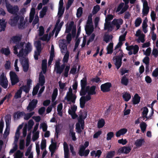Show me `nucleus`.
I'll return each mask as SVG.
<instances>
[{"label":"nucleus","mask_w":158,"mask_h":158,"mask_svg":"<svg viewBox=\"0 0 158 158\" xmlns=\"http://www.w3.org/2000/svg\"><path fill=\"white\" fill-rule=\"evenodd\" d=\"M24 44V42H21L20 43L19 45H17L14 47V52L15 54H17L18 53V50H19V53L17 55L19 57L27 54L31 50V45L30 43H28L26 45L25 50H23V48Z\"/></svg>","instance_id":"1"},{"label":"nucleus","mask_w":158,"mask_h":158,"mask_svg":"<svg viewBox=\"0 0 158 158\" xmlns=\"http://www.w3.org/2000/svg\"><path fill=\"white\" fill-rule=\"evenodd\" d=\"M86 116L87 114L85 112L82 113L79 116L78 118V122L76 125V129L77 132L80 133L82 131V130L84 129V119L86 117Z\"/></svg>","instance_id":"2"},{"label":"nucleus","mask_w":158,"mask_h":158,"mask_svg":"<svg viewBox=\"0 0 158 158\" xmlns=\"http://www.w3.org/2000/svg\"><path fill=\"white\" fill-rule=\"evenodd\" d=\"M23 127L22 125H19L15 133V138H25L27 135V125H26L23 129L22 134L21 135L20 130Z\"/></svg>","instance_id":"3"},{"label":"nucleus","mask_w":158,"mask_h":158,"mask_svg":"<svg viewBox=\"0 0 158 158\" xmlns=\"http://www.w3.org/2000/svg\"><path fill=\"white\" fill-rule=\"evenodd\" d=\"M92 17V16L91 14L89 15L86 25L85 28L86 34L89 35H90L93 32L94 30Z\"/></svg>","instance_id":"4"},{"label":"nucleus","mask_w":158,"mask_h":158,"mask_svg":"<svg viewBox=\"0 0 158 158\" xmlns=\"http://www.w3.org/2000/svg\"><path fill=\"white\" fill-rule=\"evenodd\" d=\"M76 96L75 94H73L72 90L70 87L69 89V91L67 92L66 95L64 98V99L66 100L69 102V104H71V102L73 103H75Z\"/></svg>","instance_id":"5"},{"label":"nucleus","mask_w":158,"mask_h":158,"mask_svg":"<svg viewBox=\"0 0 158 158\" xmlns=\"http://www.w3.org/2000/svg\"><path fill=\"white\" fill-rule=\"evenodd\" d=\"M119 52L121 54L120 56H114L113 58V60L114 61V64L116 66V68L118 69L121 66L122 64V57L123 56L122 55V52L121 51L118 49Z\"/></svg>","instance_id":"6"},{"label":"nucleus","mask_w":158,"mask_h":158,"mask_svg":"<svg viewBox=\"0 0 158 158\" xmlns=\"http://www.w3.org/2000/svg\"><path fill=\"white\" fill-rule=\"evenodd\" d=\"M126 49L129 51L128 54L131 55L133 54H136L138 52L139 47L137 45H130L127 47Z\"/></svg>","instance_id":"7"},{"label":"nucleus","mask_w":158,"mask_h":158,"mask_svg":"<svg viewBox=\"0 0 158 158\" xmlns=\"http://www.w3.org/2000/svg\"><path fill=\"white\" fill-rule=\"evenodd\" d=\"M6 6L7 11L10 13L12 14H16L18 12L19 9L17 6H13L10 4L6 3Z\"/></svg>","instance_id":"8"},{"label":"nucleus","mask_w":158,"mask_h":158,"mask_svg":"<svg viewBox=\"0 0 158 158\" xmlns=\"http://www.w3.org/2000/svg\"><path fill=\"white\" fill-rule=\"evenodd\" d=\"M87 84V80L85 77L83 78L81 80V89L80 92V94L81 96L84 95L86 94L85 89Z\"/></svg>","instance_id":"9"},{"label":"nucleus","mask_w":158,"mask_h":158,"mask_svg":"<svg viewBox=\"0 0 158 158\" xmlns=\"http://www.w3.org/2000/svg\"><path fill=\"white\" fill-rule=\"evenodd\" d=\"M35 45L36 48L37 50L35 52L34 57L35 60H38V56L40 55L41 50V42L39 41H37L35 43Z\"/></svg>","instance_id":"10"},{"label":"nucleus","mask_w":158,"mask_h":158,"mask_svg":"<svg viewBox=\"0 0 158 158\" xmlns=\"http://www.w3.org/2000/svg\"><path fill=\"white\" fill-rule=\"evenodd\" d=\"M142 1L143 3L142 16L144 17L148 14L149 10V7L148 6V3L146 0H143Z\"/></svg>","instance_id":"11"},{"label":"nucleus","mask_w":158,"mask_h":158,"mask_svg":"<svg viewBox=\"0 0 158 158\" xmlns=\"http://www.w3.org/2000/svg\"><path fill=\"white\" fill-rule=\"evenodd\" d=\"M135 35L138 37V39H137L138 42L143 43L145 41V35L141 32L140 30H138L136 31Z\"/></svg>","instance_id":"12"},{"label":"nucleus","mask_w":158,"mask_h":158,"mask_svg":"<svg viewBox=\"0 0 158 158\" xmlns=\"http://www.w3.org/2000/svg\"><path fill=\"white\" fill-rule=\"evenodd\" d=\"M0 84L4 88H6L8 86V81L4 73L0 76Z\"/></svg>","instance_id":"13"},{"label":"nucleus","mask_w":158,"mask_h":158,"mask_svg":"<svg viewBox=\"0 0 158 158\" xmlns=\"http://www.w3.org/2000/svg\"><path fill=\"white\" fill-rule=\"evenodd\" d=\"M77 106L75 105H71L70 108L69 110L68 113L71 115L73 118L74 119L77 117V115L75 112L77 110Z\"/></svg>","instance_id":"14"},{"label":"nucleus","mask_w":158,"mask_h":158,"mask_svg":"<svg viewBox=\"0 0 158 158\" xmlns=\"http://www.w3.org/2000/svg\"><path fill=\"white\" fill-rule=\"evenodd\" d=\"M65 43V40H59V46L62 53H66L67 52H69L67 51V45Z\"/></svg>","instance_id":"15"},{"label":"nucleus","mask_w":158,"mask_h":158,"mask_svg":"<svg viewBox=\"0 0 158 158\" xmlns=\"http://www.w3.org/2000/svg\"><path fill=\"white\" fill-rule=\"evenodd\" d=\"M11 84L12 85L15 84L19 81V78L16 73L13 72H10V73Z\"/></svg>","instance_id":"16"},{"label":"nucleus","mask_w":158,"mask_h":158,"mask_svg":"<svg viewBox=\"0 0 158 158\" xmlns=\"http://www.w3.org/2000/svg\"><path fill=\"white\" fill-rule=\"evenodd\" d=\"M60 63L59 61H56L55 63V69L56 70L57 73L60 74L63 72L65 67L64 64H62L60 66Z\"/></svg>","instance_id":"17"},{"label":"nucleus","mask_w":158,"mask_h":158,"mask_svg":"<svg viewBox=\"0 0 158 158\" xmlns=\"http://www.w3.org/2000/svg\"><path fill=\"white\" fill-rule=\"evenodd\" d=\"M27 20L24 19L23 17L20 16L18 22V27L20 29L24 28L27 25Z\"/></svg>","instance_id":"18"},{"label":"nucleus","mask_w":158,"mask_h":158,"mask_svg":"<svg viewBox=\"0 0 158 158\" xmlns=\"http://www.w3.org/2000/svg\"><path fill=\"white\" fill-rule=\"evenodd\" d=\"M38 101L37 100L33 99L29 103L27 107V110L29 111L33 110L36 107Z\"/></svg>","instance_id":"19"},{"label":"nucleus","mask_w":158,"mask_h":158,"mask_svg":"<svg viewBox=\"0 0 158 158\" xmlns=\"http://www.w3.org/2000/svg\"><path fill=\"white\" fill-rule=\"evenodd\" d=\"M20 16L16 15L12 17L9 22V24L12 26H15L19 22Z\"/></svg>","instance_id":"20"},{"label":"nucleus","mask_w":158,"mask_h":158,"mask_svg":"<svg viewBox=\"0 0 158 158\" xmlns=\"http://www.w3.org/2000/svg\"><path fill=\"white\" fill-rule=\"evenodd\" d=\"M126 33H125L123 34L120 36L119 39V42L115 48V50L117 51L118 48L120 47L123 44V42L125 40V38Z\"/></svg>","instance_id":"21"},{"label":"nucleus","mask_w":158,"mask_h":158,"mask_svg":"<svg viewBox=\"0 0 158 158\" xmlns=\"http://www.w3.org/2000/svg\"><path fill=\"white\" fill-rule=\"evenodd\" d=\"M123 20L121 19H114L112 21V24L113 25L115 26L117 30H118L120 27V26L123 24Z\"/></svg>","instance_id":"22"},{"label":"nucleus","mask_w":158,"mask_h":158,"mask_svg":"<svg viewBox=\"0 0 158 158\" xmlns=\"http://www.w3.org/2000/svg\"><path fill=\"white\" fill-rule=\"evenodd\" d=\"M111 86V84L110 82L106 83L102 85L101 86V90L103 92H107L110 90V88Z\"/></svg>","instance_id":"23"},{"label":"nucleus","mask_w":158,"mask_h":158,"mask_svg":"<svg viewBox=\"0 0 158 158\" xmlns=\"http://www.w3.org/2000/svg\"><path fill=\"white\" fill-rule=\"evenodd\" d=\"M21 35H16L11 37L10 40L11 43H15L17 44V45H19V43L21 39Z\"/></svg>","instance_id":"24"},{"label":"nucleus","mask_w":158,"mask_h":158,"mask_svg":"<svg viewBox=\"0 0 158 158\" xmlns=\"http://www.w3.org/2000/svg\"><path fill=\"white\" fill-rule=\"evenodd\" d=\"M95 87L94 86H92L90 87L89 86H87L86 87L85 92L86 93L87 92L88 94L92 95L95 94Z\"/></svg>","instance_id":"25"},{"label":"nucleus","mask_w":158,"mask_h":158,"mask_svg":"<svg viewBox=\"0 0 158 158\" xmlns=\"http://www.w3.org/2000/svg\"><path fill=\"white\" fill-rule=\"evenodd\" d=\"M64 11V8H58V11L57 14L58 19L56 21V26L58 24H60V19L62 17Z\"/></svg>","instance_id":"26"},{"label":"nucleus","mask_w":158,"mask_h":158,"mask_svg":"<svg viewBox=\"0 0 158 158\" xmlns=\"http://www.w3.org/2000/svg\"><path fill=\"white\" fill-rule=\"evenodd\" d=\"M21 63L22 65L23 71L25 72H27L29 68L28 60L26 58L23 59V60L21 61Z\"/></svg>","instance_id":"27"},{"label":"nucleus","mask_w":158,"mask_h":158,"mask_svg":"<svg viewBox=\"0 0 158 158\" xmlns=\"http://www.w3.org/2000/svg\"><path fill=\"white\" fill-rule=\"evenodd\" d=\"M131 150V149L129 147H124L120 148L118 150V152L120 153H124L126 154H128Z\"/></svg>","instance_id":"28"},{"label":"nucleus","mask_w":158,"mask_h":158,"mask_svg":"<svg viewBox=\"0 0 158 158\" xmlns=\"http://www.w3.org/2000/svg\"><path fill=\"white\" fill-rule=\"evenodd\" d=\"M6 22L3 19H0V32L4 31L6 27Z\"/></svg>","instance_id":"29"},{"label":"nucleus","mask_w":158,"mask_h":158,"mask_svg":"<svg viewBox=\"0 0 158 158\" xmlns=\"http://www.w3.org/2000/svg\"><path fill=\"white\" fill-rule=\"evenodd\" d=\"M104 29L108 31H111L113 29L114 26L112 24H111L110 22H106L104 25Z\"/></svg>","instance_id":"30"},{"label":"nucleus","mask_w":158,"mask_h":158,"mask_svg":"<svg viewBox=\"0 0 158 158\" xmlns=\"http://www.w3.org/2000/svg\"><path fill=\"white\" fill-rule=\"evenodd\" d=\"M52 144L49 147L50 151L55 152L56 148V142L54 140L55 139H51Z\"/></svg>","instance_id":"31"},{"label":"nucleus","mask_w":158,"mask_h":158,"mask_svg":"<svg viewBox=\"0 0 158 158\" xmlns=\"http://www.w3.org/2000/svg\"><path fill=\"white\" fill-rule=\"evenodd\" d=\"M127 129L125 128L119 130L116 133V137H119L121 135H123L127 132Z\"/></svg>","instance_id":"32"},{"label":"nucleus","mask_w":158,"mask_h":158,"mask_svg":"<svg viewBox=\"0 0 158 158\" xmlns=\"http://www.w3.org/2000/svg\"><path fill=\"white\" fill-rule=\"evenodd\" d=\"M147 22L148 20L147 18H146L143 21L142 25L143 31L144 33H146L148 31V25L147 24Z\"/></svg>","instance_id":"33"},{"label":"nucleus","mask_w":158,"mask_h":158,"mask_svg":"<svg viewBox=\"0 0 158 158\" xmlns=\"http://www.w3.org/2000/svg\"><path fill=\"white\" fill-rule=\"evenodd\" d=\"M114 44L113 42H110L108 45L106 47V50L107 51V54H111L113 52Z\"/></svg>","instance_id":"34"},{"label":"nucleus","mask_w":158,"mask_h":158,"mask_svg":"<svg viewBox=\"0 0 158 158\" xmlns=\"http://www.w3.org/2000/svg\"><path fill=\"white\" fill-rule=\"evenodd\" d=\"M62 109L63 104L61 103H60L57 106V110L58 114L61 117L63 115Z\"/></svg>","instance_id":"35"},{"label":"nucleus","mask_w":158,"mask_h":158,"mask_svg":"<svg viewBox=\"0 0 158 158\" xmlns=\"http://www.w3.org/2000/svg\"><path fill=\"white\" fill-rule=\"evenodd\" d=\"M35 13V10L34 8H32L30 14L29 22L31 23L33 19Z\"/></svg>","instance_id":"36"},{"label":"nucleus","mask_w":158,"mask_h":158,"mask_svg":"<svg viewBox=\"0 0 158 158\" xmlns=\"http://www.w3.org/2000/svg\"><path fill=\"white\" fill-rule=\"evenodd\" d=\"M63 24L64 22H61L60 23V24H58L57 26H56V23L55 26V29H56V32L55 35V37H56L57 36L59 32L60 31V29Z\"/></svg>","instance_id":"37"},{"label":"nucleus","mask_w":158,"mask_h":158,"mask_svg":"<svg viewBox=\"0 0 158 158\" xmlns=\"http://www.w3.org/2000/svg\"><path fill=\"white\" fill-rule=\"evenodd\" d=\"M10 126L9 124H6V127L3 134V137L4 138H6L8 137L10 133Z\"/></svg>","instance_id":"38"},{"label":"nucleus","mask_w":158,"mask_h":158,"mask_svg":"<svg viewBox=\"0 0 158 158\" xmlns=\"http://www.w3.org/2000/svg\"><path fill=\"white\" fill-rule=\"evenodd\" d=\"M122 97L124 100L126 102L128 101L131 98L130 94L127 92L123 93Z\"/></svg>","instance_id":"39"},{"label":"nucleus","mask_w":158,"mask_h":158,"mask_svg":"<svg viewBox=\"0 0 158 158\" xmlns=\"http://www.w3.org/2000/svg\"><path fill=\"white\" fill-rule=\"evenodd\" d=\"M40 37H41L40 38V40L47 42H48L51 38L50 36L48 34H45Z\"/></svg>","instance_id":"40"},{"label":"nucleus","mask_w":158,"mask_h":158,"mask_svg":"<svg viewBox=\"0 0 158 158\" xmlns=\"http://www.w3.org/2000/svg\"><path fill=\"white\" fill-rule=\"evenodd\" d=\"M45 83L44 77L42 73L40 74L39 78V84L41 86L43 85Z\"/></svg>","instance_id":"41"},{"label":"nucleus","mask_w":158,"mask_h":158,"mask_svg":"<svg viewBox=\"0 0 158 158\" xmlns=\"http://www.w3.org/2000/svg\"><path fill=\"white\" fill-rule=\"evenodd\" d=\"M47 9V7L44 6L43 7L42 10L40 12V18H42L46 15Z\"/></svg>","instance_id":"42"},{"label":"nucleus","mask_w":158,"mask_h":158,"mask_svg":"<svg viewBox=\"0 0 158 158\" xmlns=\"http://www.w3.org/2000/svg\"><path fill=\"white\" fill-rule=\"evenodd\" d=\"M140 100V97L137 94H136L133 99L132 102L133 104H136L138 103Z\"/></svg>","instance_id":"43"},{"label":"nucleus","mask_w":158,"mask_h":158,"mask_svg":"<svg viewBox=\"0 0 158 158\" xmlns=\"http://www.w3.org/2000/svg\"><path fill=\"white\" fill-rule=\"evenodd\" d=\"M129 0H123V1L125 2V4L123 8L122 9V10H121V11H120V14H121L123 13L129 7V6L127 5L128 3H129Z\"/></svg>","instance_id":"44"},{"label":"nucleus","mask_w":158,"mask_h":158,"mask_svg":"<svg viewBox=\"0 0 158 158\" xmlns=\"http://www.w3.org/2000/svg\"><path fill=\"white\" fill-rule=\"evenodd\" d=\"M144 142V139H137L135 142V144L137 147H140L142 145V144Z\"/></svg>","instance_id":"45"},{"label":"nucleus","mask_w":158,"mask_h":158,"mask_svg":"<svg viewBox=\"0 0 158 158\" xmlns=\"http://www.w3.org/2000/svg\"><path fill=\"white\" fill-rule=\"evenodd\" d=\"M113 36L111 35H105L103 37V40L106 43H108L112 40Z\"/></svg>","instance_id":"46"},{"label":"nucleus","mask_w":158,"mask_h":158,"mask_svg":"<svg viewBox=\"0 0 158 158\" xmlns=\"http://www.w3.org/2000/svg\"><path fill=\"white\" fill-rule=\"evenodd\" d=\"M70 133L69 135L72 138H76L75 136V132L73 131V126L72 125L70 126L69 127Z\"/></svg>","instance_id":"47"},{"label":"nucleus","mask_w":158,"mask_h":158,"mask_svg":"<svg viewBox=\"0 0 158 158\" xmlns=\"http://www.w3.org/2000/svg\"><path fill=\"white\" fill-rule=\"evenodd\" d=\"M42 70L44 73H45L47 69V60H43L42 62Z\"/></svg>","instance_id":"48"},{"label":"nucleus","mask_w":158,"mask_h":158,"mask_svg":"<svg viewBox=\"0 0 158 158\" xmlns=\"http://www.w3.org/2000/svg\"><path fill=\"white\" fill-rule=\"evenodd\" d=\"M105 124V122L104 119L101 118L99 119L98 121V127L99 128L103 127Z\"/></svg>","instance_id":"49"},{"label":"nucleus","mask_w":158,"mask_h":158,"mask_svg":"<svg viewBox=\"0 0 158 158\" xmlns=\"http://www.w3.org/2000/svg\"><path fill=\"white\" fill-rule=\"evenodd\" d=\"M1 52L6 56H8L10 53V51L8 48H2L1 49Z\"/></svg>","instance_id":"50"},{"label":"nucleus","mask_w":158,"mask_h":158,"mask_svg":"<svg viewBox=\"0 0 158 158\" xmlns=\"http://www.w3.org/2000/svg\"><path fill=\"white\" fill-rule=\"evenodd\" d=\"M148 109L146 107H145L143 108L142 114L143 118L144 120L145 118H147V115L148 112Z\"/></svg>","instance_id":"51"},{"label":"nucleus","mask_w":158,"mask_h":158,"mask_svg":"<svg viewBox=\"0 0 158 158\" xmlns=\"http://www.w3.org/2000/svg\"><path fill=\"white\" fill-rule=\"evenodd\" d=\"M44 28L42 26L39 27V29L38 30V33L39 36H42L44 33Z\"/></svg>","instance_id":"52"},{"label":"nucleus","mask_w":158,"mask_h":158,"mask_svg":"<svg viewBox=\"0 0 158 158\" xmlns=\"http://www.w3.org/2000/svg\"><path fill=\"white\" fill-rule=\"evenodd\" d=\"M74 24V22L73 21L71 22L67 27L66 32L69 33L70 31Z\"/></svg>","instance_id":"53"},{"label":"nucleus","mask_w":158,"mask_h":158,"mask_svg":"<svg viewBox=\"0 0 158 158\" xmlns=\"http://www.w3.org/2000/svg\"><path fill=\"white\" fill-rule=\"evenodd\" d=\"M22 93V90H21V89H20L15 93L14 95L15 98L18 99L20 98Z\"/></svg>","instance_id":"54"},{"label":"nucleus","mask_w":158,"mask_h":158,"mask_svg":"<svg viewBox=\"0 0 158 158\" xmlns=\"http://www.w3.org/2000/svg\"><path fill=\"white\" fill-rule=\"evenodd\" d=\"M140 127L142 131L143 132H144L146 130V129L147 127V125L146 123L144 122H142L140 124Z\"/></svg>","instance_id":"55"},{"label":"nucleus","mask_w":158,"mask_h":158,"mask_svg":"<svg viewBox=\"0 0 158 158\" xmlns=\"http://www.w3.org/2000/svg\"><path fill=\"white\" fill-rule=\"evenodd\" d=\"M35 113L34 112H31L30 113L25 114L24 115V119L25 120H28L29 119L32 115H33Z\"/></svg>","instance_id":"56"},{"label":"nucleus","mask_w":158,"mask_h":158,"mask_svg":"<svg viewBox=\"0 0 158 158\" xmlns=\"http://www.w3.org/2000/svg\"><path fill=\"white\" fill-rule=\"evenodd\" d=\"M115 154L114 151H110L108 152L105 158H112Z\"/></svg>","instance_id":"57"},{"label":"nucleus","mask_w":158,"mask_h":158,"mask_svg":"<svg viewBox=\"0 0 158 158\" xmlns=\"http://www.w3.org/2000/svg\"><path fill=\"white\" fill-rule=\"evenodd\" d=\"M84 97H81L80 99V106L81 108H83L84 106L86 101L84 100Z\"/></svg>","instance_id":"58"},{"label":"nucleus","mask_w":158,"mask_h":158,"mask_svg":"<svg viewBox=\"0 0 158 158\" xmlns=\"http://www.w3.org/2000/svg\"><path fill=\"white\" fill-rule=\"evenodd\" d=\"M25 147L24 141L23 139H21L19 142V148L20 150H23Z\"/></svg>","instance_id":"59"},{"label":"nucleus","mask_w":158,"mask_h":158,"mask_svg":"<svg viewBox=\"0 0 158 158\" xmlns=\"http://www.w3.org/2000/svg\"><path fill=\"white\" fill-rule=\"evenodd\" d=\"M142 22V19L140 17L137 18L135 21V27L139 26Z\"/></svg>","instance_id":"60"},{"label":"nucleus","mask_w":158,"mask_h":158,"mask_svg":"<svg viewBox=\"0 0 158 158\" xmlns=\"http://www.w3.org/2000/svg\"><path fill=\"white\" fill-rule=\"evenodd\" d=\"M83 12L82 8L81 7H80L77 10V16L78 18L81 17L82 15Z\"/></svg>","instance_id":"61"},{"label":"nucleus","mask_w":158,"mask_h":158,"mask_svg":"<svg viewBox=\"0 0 158 158\" xmlns=\"http://www.w3.org/2000/svg\"><path fill=\"white\" fill-rule=\"evenodd\" d=\"M58 89L57 88L54 89L53 92L52 96V101H54L57 95Z\"/></svg>","instance_id":"62"},{"label":"nucleus","mask_w":158,"mask_h":158,"mask_svg":"<svg viewBox=\"0 0 158 158\" xmlns=\"http://www.w3.org/2000/svg\"><path fill=\"white\" fill-rule=\"evenodd\" d=\"M23 155V153L20 150H18L15 154V158H22Z\"/></svg>","instance_id":"63"},{"label":"nucleus","mask_w":158,"mask_h":158,"mask_svg":"<svg viewBox=\"0 0 158 158\" xmlns=\"http://www.w3.org/2000/svg\"><path fill=\"white\" fill-rule=\"evenodd\" d=\"M121 83L123 85H127L128 83V79L126 77L123 76L121 79Z\"/></svg>","instance_id":"64"}]
</instances>
